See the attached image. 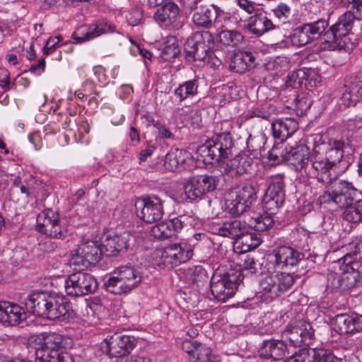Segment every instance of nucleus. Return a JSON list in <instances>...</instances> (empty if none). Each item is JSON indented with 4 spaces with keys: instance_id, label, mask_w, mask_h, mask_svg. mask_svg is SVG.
<instances>
[{
    "instance_id": "62",
    "label": "nucleus",
    "mask_w": 362,
    "mask_h": 362,
    "mask_svg": "<svg viewBox=\"0 0 362 362\" xmlns=\"http://www.w3.org/2000/svg\"><path fill=\"white\" fill-rule=\"evenodd\" d=\"M62 40L61 35L50 37L46 42L43 47V54L46 56L52 53L56 49L57 45Z\"/></svg>"
},
{
    "instance_id": "29",
    "label": "nucleus",
    "mask_w": 362,
    "mask_h": 362,
    "mask_svg": "<svg viewBox=\"0 0 362 362\" xmlns=\"http://www.w3.org/2000/svg\"><path fill=\"white\" fill-rule=\"evenodd\" d=\"M197 159L202 160L205 164H210L214 161L221 162L226 159L212 138L197 148Z\"/></svg>"
},
{
    "instance_id": "48",
    "label": "nucleus",
    "mask_w": 362,
    "mask_h": 362,
    "mask_svg": "<svg viewBox=\"0 0 362 362\" xmlns=\"http://www.w3.org/2000/svg\"><path fill=\"white\" fill-rule=\"evenodd\" d=\"M288 150V146H284V144L274 145L268 152V158L272 164H278L283 160H286Z\"/></svg>"
},
{
    "instance_id": "33",
    "label": "nucleus",
    "mask_w": 362,
    "mask_h": 362,
    "mask_svg": "<svg viewBox=\"0 0 362 362\" xmlns=\"http://www.w3.org/2000/svg\"><path fill=\"white\" fill-rule=\"evenodd\" d=\"M190 160L191 154L189 152L177 148L167 153L164 166L167 170L175 172L184 168L185 163Z\"/></svg>"
},
{
    "instance_id": "61",
    "label": "nucleus",
    "mask_w": 362,
    "mask_h": 362,
    "mask_svg": "<svg viewBox=\"0 0 362 362\" xmlns=\"http://www.w3.org/2000/svg\"><path fill=\"white\" fill-rule=\"evenodd\" d=\"M180 52L177 41L175 37L168 38L163 48V53L171 57H175Z\"/></svg>"
},
{
    "instance_id": "7",
    "label": "nucleus",
    "mask_w": 362,
    "mask_h": 362,
    "mask_svg": "<svg viewBox=\"0 0 362 362\" xmlns=\"http://www.w3.org/2000/svg\"><path fill=\"white\" fill-rule=\"evenodd\" d=\"M142 276L136 269L124 266L114 271L105 282V286L110 293L122 294L131 291L141 283Z\"/></svg>"
},
{
    "instance_id": "34",
    "label": "nucleus",
    "mask_w": 362,
    "mask_h": 362,
    "mask_svg": "<svg viewBox=\"0 0 362 362\" xmlns=\"http://www.w3.org/2000/svg\"><path fill=\"white\" fill-rule=\"evenodd\" d=\"M255 57L247 51H239L234 54L229 67L237 73H244L254 66Z\"/></svg>"
},
{
    "instance_id": "56",
    "label": "nucleus",
    "mask_w": 362,
    "mask_h": 362,
    "mask_svg": "<svg viewBox=\"0 0 362 362\" xmlns=\"http://www.w3.org/2000/svg\"><path fill=\"white\" fill-rule=\"evenodd\" d=\"M340 269L358 271L360 263L357 261L356 253H347L338 260Z\"/></svg>"
},
{
    "instance_id": "60",
    "label": "nucleus",
    "mask_w": 362,
    "mask_h": 362,
    "mask_svg": "<svg viewBox=\"0 0 362 362\" xmlns=\"http://www.w3.org/2000/svg\"><path fill=\"white\" fill-rule=\"evenodd\" d=\"M321 82L319 76L314 71H306V76L304 79L303 86L306 89H310L317 86Z\"/></svg>"
},
{
    "instance_id": "27",
    "label": "nucleus",
    "mask_w": 362,
    "mask_h": 362,
    "mask_svg": "<svg viewBox=\"0 0 362 362\" xmlns=\"http://www.w3.org/2000/svg\"><path fill=\"white\" fill-rule=\"evenodd\" d=\"M336 329L341 334H354L362 331V315H337L334 318Z\"/></svg>"
},
{
    "instance_id": "40",
    "label": "nucleus",
    "mask_w": 362,
    "mask_h": 362,
    "mask_svg": "<svg viewBox=\"0 0 362 362\" xmlns=\"http://www.w3.org/2000/svg\"><path fill=\"white\" fill-rule=\"evenodd\" d=\"M288 107H293L298 114L303 115L310 107V100L304 95L300 96L297 94L296 90H293L290 95V99L287 100Z\"/></svg>"
},
{
    "instance_id": "3",
    "label": "nucleus",
    "mask_w": 362,
    "mask_h": 362,
    "mask_svg": "<svg viewBox=\"0 0 362 362\" xmlns=\"http://www.w3.org/2000/svg\"><path fill=\"white\" fill-rule=\"evenodd\" d=\"M37 338L40 346L35 352L36 362H73L69 354L59 352L65 348L68 338L56 332H43Z\"/></svg>"
},
{
    "instance_id": "49",
    "label": "nucleus",
    "mask_w": 362,
    "mask_h": 362,
    "mask_svg": "<svg viewBox=\"0 0 362 362\" xmlns=\"http://www.w3.org/2000/svg\"><path fill=\"white\" fill-rule=\"evenodd\" d=\"M151 235L156 239L165 240L173 237L174 233L165 221L155 225L151 229Z\"/></svg>"
},
{
    "instance_id": "10",
    "label": "nucleus",
    "mask_w": 362,
    "mask_h": 362,
    "mask_svg": "<svg viewBox=\"0 0 362 362\" xmlns=\"http://www.w3.org/2000/svg\"><path fill=\"white\" fill-rule=\"evenodd\" d=\"M214 44V37L209 31L196 32L185 44L186 57L189 61H204Z\"/></svg>"
},
{
    "instance_id": "25",
    "label": "nucleus",
    "mask_w": 362,
    "mask_h": 362,
    "mask_svg": "<svg viewBox=\"0 0 362 362\" xmlns=\"http://www.w3.org/2000/svg\"><path fill=\"white\" fill-rule=\"evenodd\" d=\"M361 99H362V81L356 77L350 78L345 82L344 90L340 100L345 107H349L355 105Z\"/></svg>"
},
{
    "instance_id": "20",
    "label": "nucleus",
    "mask_w": 362,
    "mask_h": 362,
    "mask_svg": "<svg viewBox=\"0 0 362 362\" xmlns=\"http://www.w3.org/2000/svg\"><path fill=\"white\" fill-rule=\"evenodd\" d=\"M113 30L114 26L112 24L101 20L88 26L84 25L78 27L73 33V38L76 42L81 43Z\"/></svg>"
},
{
    "instance_id": "54",
    "label": "nucleus",
    "mask_w": 362,
    "mask_h": 362,
    "mask_svg": "<svg viewBox=\"0 0 362 362\" xmlns=\"http://www.w3.org/2000/svg\"><path fill=\"white\" fill-rule=\"evenodd\" d=\"M341 4L349 9L354 16V21L362 20V0H340Z\"/></svg>"
},
{
    "instance_id": "16",
    "label": "nucleus",
    "mask_w": 362,
    "mask_h": 362,
    "mask_svg": "<svg viewBox=\"0 0 362 362\" xmlns=\"http://www.w3.org/2000/svg\"><path fill=\"white\" fill-rule=\"evenodd\" d=\"M255 189L250 184H245L241 188L230 193L226 205L230 214L239 216L246 211L255 200Z\"/></svg>"
},
{
    "instance_id": "5",
    "label": "nucleus",
    "mask_w": 362,
    "mask_h": 362,
    "mask_svg": "<svg viewBox=\"0 0 362 362\" xmlns=\"http://www.w3.org/2000/svg\"><path fill=\"white\" fill-rule=\"evenodd\" d=\"M329 183V186L319 197L321 204L334 203L341 209L354 204L358 190L352 182L331 179Z\"/></svg>"
},
{
    "instance_id": "46",
    "label": "nucleus",
    "mask_w": 362,
    "mask_h": 362,
    "mask_svg": "<svg viewBox=\"0 0 362 362\" xmlns=\"http://www.w3.org/2000/svg\"><path fill=\"white\" fill-rule=\"evenodd\" d=\"M198 85L196 80H189L180 85L175 90V94L180 98V101L184 100L190 96L197 93Z\"/></svg>"
},
{
    "instance_id": "42",
    "label": "nucleus",
    "mask_w": 362,
    "mask_h": 362,
    "mask_svg": "<svg viewBox=\"0 0 362 362\" xmlns=\"http://www.w3.org/2000/svg\"><path fill=\"white\" fill-rule=\"evenodd\" d=\"M306 76V71L305 69H298L293 71L288 75V79L286 82V88L284 93L296 90V89L303 86L304 79Z\"/></svg>"
},
{
    "instance_id": "59",
    "label": "nucleus",
    "mask_w": 362,
    "mask_h": 362,
    "mask_svg": "<svg viewBox=\"0 0 362 362\" xmlns=\"http://www.w3.org/2000/svg\"><path fill=\"white\" fill-rule=\"evenodd\" d=\"M272 12L279 23L284 24L290 16L291 8L285 4H280L272 10Z\"/></svg>"
},
{
    "instance_id": "14",
    "label": "nucleus",
    "mask_w": 362,
    "mask_h": 362,
    "mask_svg": "<svg viewBox=\"0 0 362 362\" xmlns=\"http://www.w3.org/2000/svg\"><path fill=\"white\" fill-rule=\"evenodd\" d=\"M216 185V177L209 175H197L189 177L186 181L184 185V192L187 199L194 201L213 192Z\"/></svg>"
},
{
    "instance_id": "12",
    "label": "nucleus",
    "mask_w": 362,
    "mask_h": 362,
    "mask_svg": "<svg viewBox=\"0 0 362 362\" xmlns=\"http://www.w3.org/2000/svg\"><path fill=\"white\" fill-rule=\"evenodd\" d=\"M36 228L40 233L52 238L64 239L67 233L59 214L49 209L38 214Z\"/></svg>"
},
{
    "instance_id": "21",
    "label": "nucleus",
    "mask_w": 362,
    "mask_h": 362,
    "mask_svg": "<svg viewBox=\"0 0 362 362\" xmlns=\"http://www.w3.org/2000/svg\"><path fill=\"white\" fill-rule=\"evenodd\" d=\"M131 235L124 231L120 234L113 233L105 236L102 241V247L106 256L115 257L121 252L127 251Z\"/></svg>"
},
{
    "instance_id": "22",
    "label": "nucleus",
    "mask_w": 362,
    "mask_h": 362,
    "mask_svg": "<svg viewBox=\"0 0 362 362\" xmlns=\"http://www.w3.org/2000/svg\"><path fill=\"white\" fill-rule=\"evenodd\" d=\"M275 267L283 269L288 267H294L301 261L304 255L288 246H281L273 250Z\"/></svg>"
},
{
    "instance_id": "2",
    "label": "nucleus",
    "mask_w": 362,
    "mask_h": 362,
    "mask_svg": "<svg viewBox=\"0 0 362 362\" xmlns=\"http://www.w3.org/2000/svg\"><path fill=\"white\" fill-rule=\"evenodd\" d=\"M284 175L277 174L271 176V183L263 197V209L265 214L254 219V228L258 231H265L274 224L272 215L281 207L285 200V184Z\"/></svg>"
},
{
    "instance_id": "47",
    "label": "nucleus",
    "mask_w": 362,
    "mask_h": 362,
    "mask_svg": "<svg viewBox=\"0 0 362 362\" xmlns=\"http://www.w3.org/2000/svg\"><path fill=\"white\" fill-rule=\"evenodd\" d=\"M211 358L212 355L210 347L198 342L192 357V362H215Z\"/></svg>"
},
{
    "instance_id": "38",
    "label": "nucleus",
    "mask_w": 362,
    "mask_h": 362,
    "mask_svg": "<svg viewBox=\"0 0 362 362\" xmlns=\"http://www.w3.org/2000/svg\"><path fill=\"white\" fill-rule=\"evenodd\" d=\"M341 274L334 280L333 285L341 291H347L356 285L360 279L358 271L340 269Z\"/></svg>"
},
{
    "instance_id": "6",
    "label": "nucleus",
    "mask_w": 362,
    "mask_h": 362,
    "mask_svg": "<svg viewBox=\"0 0 362 362\" xmlns=\"http://www.w3.org/2000/svg\"><path fill=\"white\" fill-rule=\"evenodd\" d=\"M295 281V276L287 272H278L269 275L259 282V297L266 302H270L281 294L291 289Z\"/></svg>"
},
{
    "instance_id": "36",
    "label": "nucleus",
    "mask_w": 362,
    "mask_h": 362,
    "mask_svg": "<svg viewBox=\"0 0 362 362\" xmlns=\"http://www.w3.org/2000/svg\"><path fill=\"white\" fill-rule=\"evenodd\" d=\"M216 12L205 6L196 7L192 16L193 23L198 27L209 28L212 25L214 19H217Z\"/></svg>"
},
{
    "instance_id": "63",
    "label": "nucleus",
    "mask_w": 362,
    "mask_h": 362,
    "mask_svg": "<svg viewBox=\"0 0 362 362\" xmlns=\"http://www.w3.org/2000/svg\"><path fill=\"white\" fill-rule=\"evenodd\" d=\"M142 17V10L139 8H134L129 11L128 16H127V19L129 25L135 26L140 23Z\"/></svg>"
},
{
    "instance_id": "31",
    "label": "nucleus",
    "mask_w": 362,
    "mask_h": 362,
    "mask_svg": "<svg viewBox=\"0 0 362 362\" xmlns=\"http://www.w3.org/2000/svg\"><path fill=\"white\" fill-rule=\"evenodd\" d=\"M244 28L253 34L262 35L271 30L279 28V25L274 23L266 16L259 14L248 18L247 23L244 24Z\"/></svg>"
},
{
    "instance_id": "24",
    "label": "nucleus",
    "mask_w": 362,
    "mask_h": 362,
    "mask_svg": "<svg viewBox=\"0 0 362 362\" xmlns=\"http://www.w3.org/2000/svg\"><path fill=\"white\" fill-rule=\"evenodd\" d=\"M50 294L37 292L28 296L25 301L27 310L35 315L47 318L49 313V300Z\"/></svg>"
},
{
    "instance_id": "52",
    "label": "nucleus",
    "mask_w": 362,
    "mask_h": 362,
    "mask_svg": "<svg viewBox=\"0 0 362 362\" xmlns=\"http://www.w3.org/2000/svg\"><path fill=\"white\" fill-rule=\"evenodd\" d=\"M310 355H312L313 362H341L340 358L325 349H313Z\"/></svg>"
},
{
    "instance_id": "58",
    "label": "nucleus",
    "mask_w": 362,
    "mask_h": 362,
    "mask_svg": "<svg viewBox=\"0 0 362 362\" xmlns=\"http://www.w3.org/2000/svg\"><path fill=\"white\" fill-rule=\"evenodd\" d=\"M209 277L206 272L201 267H196L191 275V281L193 284H196L197 287L204 285V283L208 281Z\"/></svg>"
},
{
    "instance_id": "23",
    "label": "nucleus",
    "mask_w": 362,
    "mask_h": 362,
    "mask_svg": "<svg viewBox=\"0 0 362 362\" xmlns=\"http://www.w3.org/2000/svg\"><path fill=\"white\" fill-rule=\"evenodd\" d=\"M288 351L287 344L283 340L270 339L264 340L257 353L262 359L280 361Z\"/></svg>"
},
{
    "instance_id": "30",
    "label": "nucleus",
    "mask_w": 362,
    "mask_h": 362,
    "mask_svg": "<svg viewBox=\"0 0 362 362\" xmlns=\"http://www.w3.org/2000/svg\"><path fill=\"white\" fill-rule=\"evenodd\" d=\"M298 128V122L290 117L276 119L272 124L274 137L281 141L291 136Z\"/></svg>"
},
{
    "instance_id": "64",
    "label": "nucleus",
    "mask_w": 362,
    "mask_h": 362,
    "mask_svg": "<svg viewBox=\"0 0 362 362\" xmlns=\"http://www.w3.org/2000/svg\"><path fill=\"white\" fill-rule=\"evenodd\" d=\"M240 265L243 270L248 271L251 274H254L257 271V262L255 258L250 255H245Z\"/></svg>"
},
{
    "instance_id": "28",
    "label": "nucleus",
    "mask_w": 362,
    "mask_h": 362,
    "mask_svg": "<svg viewBox=\"0 0 362 362\" xmlns=\"http://www.w3.org/2000/svg\"><path fill=\"white\" fill-rule=\"evenodd\" d=\"M178 17L179 8L173 2L165 4L154 14L156 21L165 28L177 25Z\"/></svg>"
},
{
    "instance_id": "19",
    "label": "nucleus",
    "mask_w": 362,
    "mask_h": 362,
    "mask_svg": "<svg viewBox=\"0 0 362 362\" xmlns=\"http://www.w3.org/2000/svg\"><path fill=\"white\" fill-rule=\"evenodd\" d=\"M253 161L254 158L249 151H242L223 164V172L230 176L248 173L252 169Z\"/></svg>"
},
{
    "instance_id": "32",
    "label": "nucleus",
    "mask_w": 362,
    "mask_h": 362,
    "mask_svg": "<svg viewBox=\"0 0 362 362\" xmlns=\"http://www.w3.org/2000/svg\"><path fill=\"white\" fill-rule=\"evenodd\" d=\"M335 167L342 162L344 142L341 140H329L327 143L316 145Z\"/></svg>"
},
{
    "instance_id": "44",
    "label": "nucleus",
    "mask_w": 362,
    "mask_h": 362,
    "mask_svg": "<svg viewBox=\"0 0 362 362\" xmlns=\"http://www.w3.org/2000/svg\"><path fill=\"white\" fill-rule=\"evenodd\" d=\"M218 40L223 45L234 47L243 40V36L236 30H224L219 33Z\"/></svg>"
},
{
    "instance_id": "37",
    "label": "nucleus",
    "mask_w": 362,
    "mask_h": 362,
    "mask_svg": "<svg viewBox=\"0 0 362 362\" xmlns=\"http://www.w3.org/2000/svg\"><path fill=\"white\" fill-rule=\"evenodd\" d=\"M216 12V18L223 20L225 25L228 27L237 26L244 28V24L247 23V20L245 18V13L243 11H235L231 13H226L220 9L217 6L212 5Z\"/></svg>"
},
{
    "instance_id": "43",
    "label": "nucleus",
    "mask_w": 362,
    "mask_h": 362,
    "mask_svg": "<svg viewBox=\"0 0 362 362\" xmlns=\"http://www.w3.org/2000/svg\"><path fill=\"white\" fill-rule=\"evenodd\" d=\"M216 145L218 146L225 158L231 153L233 147V141L229 132H223L216 134L212 137Z\"/></svg>"
},
{
    "instance_id": "26",
    "label": "nucleus",
    "mask_w": 362,
    "mask_h": 362,
    "mask_svg": "<svg viewBox=\"0 0 362 362\" xmlns=\"http://www.w3.org/2000/svg\"><path fill=\"white\" fill-rule=\"evenodd\" d=\"M286 161H289L293 165L296 170L305 169L308 173L310 154L309 148L305 145H298L296 146H288Z\"/></svg>"
},
{
    "instance_id": "11",
    "label": "nucleus",
    "mask_w": 362,
    "mask_h": 362,
    "mask_svg": "<svg viewBox=\"0 0 362 362\" xmlns=\"http://www.w3.org/2000/svg\"><path fill=\"white\" fill-rule=\"evenodd\" d=\"M98 284L90 274L77 272L70 274L65 281V291L68 296L78 297L94 293Z\"/></svg>"
},
{
    "instance_id": "53",
    "label": "nucleus",
    "mask_w": 362,
    "mask_h": 362,
    "mask_svg": "<svg viewBox=\"0 0 362 362\" xmlns=\"http://www.w3.org/2000/svg\"><path fill=\"white\" fill-rule=\"evenodd\" d=\"M274 111V107L270 105H262L253 107L247 111L246 117L247 119L252 117H259L265 119H268L272 114V112Z\"/></svg>"
},
{
    "instance_id": "45",
    "label": "nucleus",
    "mask_w": 362,
    "mask_h": 362,
    "mask_svg": "<svg viewBox=\"0 0 362 362\" xmlns=\"http://www.w3.org/2000/svg\"><path fill=\"white\" fill-rule=\"evenodd\" d=\"M168 223L173 230L175 236V233L180 232L182 228L192 226L194 224V218L190 215L182 214L168 220Z\"/></svg>"
},
{
    "instance_id": "17",
    "label": "nucleus",
    "mask_w": 362,
    "mask_h": 362,
    "mask_svg": "<svg viewBox=\"0 0 362 362\" xmlns=\"http://www.w3.org/2000/svg\"><path fill=\"white\" fill-rule=\"evenodd\" d=\"M334 166L315 145L310 154L308 173L315 177L318 181L328 183L331 181L330 170Z\"/></svg>"
},
{
    "instance_id": "57",
    "label": "nucleus",
    "mask_w": 362,
    "mask_h": 362,
    "mask_svg": "<svg viewBox=\"0 0 362 362\" xmlns=\"http://www.w3.org/2000/svg\"><path fill=\"white\" fill-rule=\"evenodd\" d=\"M70 265L74 267V270L81 272L84 268L91 265L85 256L78 251V247L71 252Z\"/></svg>"
},
{
    "instance_id": "9",
    "label": "nucleus",
    "mask_w": 362,
    "mask_h": 362,
    "mask_svg": "<svg viewBox=\"0 0 362 362\" xmlns=\"http://www.w3.org/2000/svg\"><path fill=\"white\" fill-rule=\"evenodd\" d=\"M193 251L187 244H170L154 252V258L158 265L173 267L189 260Z\"/></svg>"
},
{
    "instance_id": "41",
    "label": "nucleus",
    "mask_w": 362,
    "mask_h": 362,
    "mask_svg": "<svg viewBox=\"0 0 362 362\" xmlns=\"http://www.w3.org/2000/svg\"><path fill=\"white\" fill-rule=\"evenodd\" d=\"M293 45L302 47L313 41L306 24L296 28L291 36Z\"/></svg>"
},
{
    "instance_id": "18",
    "label": "nucleus",
    "mask_w": 362,
    "mask_h": 362,
    "mask_svg": "<svg viewBox=\"0 0 362 362\" xmlns=\"http://www.w3.org/2000/svg\"><path fill=\"white\" fill-rule=\"evenodd\" d=\"M47 319L68 320L74 316V310L70 302L63 296L50 295Z\"/></svg>"
},
{
    "instance_id": "50",
    "label": "nucleus",
    "mask_w": 362,
    "mask_h": 362,
    "mask_svg": "<svg viewBox=\"0 0 362 362\" xmlns=\"http://www.w3.org/2000/svg\"><path fill=\"white\" fill-rule=\"evenodd\" d=\"M305 24L307 27H308L310 34H311V37L313 40L319 38L322 34H324V37H325V33L327 32L326 29L329 25L327 20L325 18H320L315 21L314 22Z\"/></svg>"
},
{
    "instance_id": "51",
    "label": "nucleus",
    "mask_w": 362,
    "mask_h": 362,
    "mask_svg": "<svg viewBox=\"0 0 362 362\" xmlns=\"http://www.w3.org/2000/svg\"><path fill=\"white\" fill-rule=\"evenodd\" d=\"M300 327H298V321L289 324L284 331V334L294 346H302L303 339H300Z\"/></svg>"
},
{
    "instance_id": "13",
    "label": "nucleus",
    "mask_w": 362,
    "mask_h": 362,
    "mask_svg": "<svg viewBox=\"0 0 362 362\" xmlns=\"http://www.w3.org/2000/svg\"><path fill=\"white\" fill-rule=\"evenodd\" d=\"M136 344V339L132 336L115 334L100 343V349L110 357L122 358L129 354Z\"/></svg>"
},
{
    "instance_id": "4",
    "label": "nucleus",
    "mask_w": 362,
    "mask_h": 362,
    "mask_svg": "<svg viewBox=\"0 0 362 362\" xmlns=\"http://www.w3.org/2000/svg\"><path fill=\"white\" fill-rule=\"evenodd\" d=\"M354 16L349 12L341 15L337 21L325 33V42L332 49H351L354 43L351 42V30L354 24Z\"/></svg>"
},
{
    "instance_id": "15",
    "label": "nucleus",
    "mask_w": 362,
    "mask_h": 362,
    "mask_svg": "<svg viewBox=\"0 0 362 362\" xmlns=\"http://www.w3.org/2000/svg\"><path fill=\"white\" fill-rule=\"evenodd\" d=\"M135 208L137 216L148 223L160 221L164 214L163 202L156 196L137 199Z\"/></svg>"
},
{
    "instance_id": "1",
    "label": "nucleus",
    "mask_w": 362,
    "mask_h": 362,
    "mask_svg": "<svg viewBox=\"0 0 362 362\" xmlns=\"http://www.w3.org/2000/svg\"><path fill=\"white\" fill-rule=\"evenodd\" d=\"M209 227L214 234L235 239V244L241 253L254 250L261 243L257 234L248 232L247 223L238 219L225 222L212 221Z\"/></svg>"
},
{
    "instance_id": "39",
    "label": "nucleus",
    "mask_w": 362,
    "mask_h": 362,
    "mask_svg": "<svg viewBox=\"0 0 362 362\" xmlns=\"http://www.w3.org/2000/svg\"><path fill=\"white\" fill-rule=\"evenodd\" d=\"M5 312V323L16 325L26 319L27 315L23 308L20 305L4 301Z\"/></svg>"
},
{
    "instance_id": "55",
    "label": "nucleus",
    "mask_w": 362,
    "mask_h": 362,
    "mask_svg": "<svg viewBox=\"0 0 362 362\" xmlns=\"http://www.w3.org/2000/svg\"><path fill=\"white\" fill-rule=\"evenodd\" d=\"M298 327H300L299 337L300 339H303L302 346L309 345L314 337V330L310 324L304 320H298Z\"/></svg>"
},
{
    "instance_id": "8",
    "label": "nucleus",
    "mask_w": 362,
    "mask_h": 362,
    "mask_svg": "<svg viewBox=\"0 0 362 362\" xmlns=\"http://www.w3.org/2000/svg\"><path fill=\"white\" fill-rule=\"evenodd\" d=\"M240 277V274L233 270L227 272L216 270L211 279L212 295L218 300L225 302L235 293Z\"/></svg>"
},
{
    "instance_id": "35",
    "label": "nucleus",
    "mask_w": 362,
    "mask_h": 362,
    "mask_svg": "<svg viewBox=\"0 0 362 362\" xmlns=\"http://www.w3.org/2000/svg\"><path fill=\"white\" fill-rule=\"evenodd\" d=\"M78 251L85 256L90 264L98 263L104 254L102 243L97 240H88L78 246Z\"/></svg>"
}]
</instances>
